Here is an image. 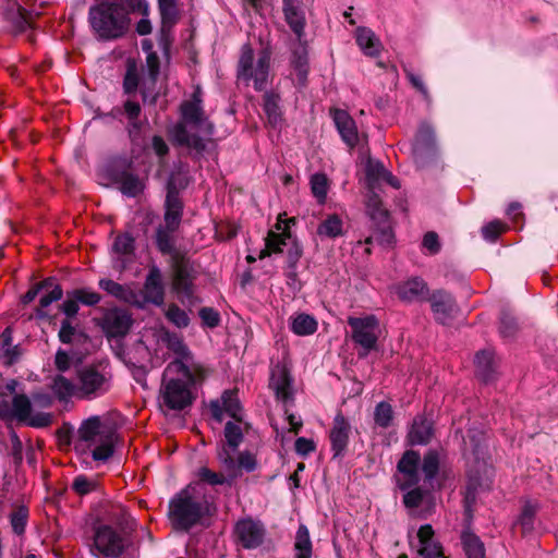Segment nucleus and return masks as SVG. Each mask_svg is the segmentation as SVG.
<instances>
[{
    "label": "nucleus",
    "instance_id": "nucleus-1",
    "mask_svg": "<svg viewBox=\"0 0 558 558\" xmlns=\"http://www.w3.org/2000/svg\"><path fill=\"white\" fill-rule=\"evenodd\" d=\"M135 520L121 504L108 505L93 525L90 554L96 558H129L136 549Z\"/></svg>",
    "mask_w": 558,
    "mask_h": 558
},
{
    "label": "nucleus",
    "instance_id": "nucleus-2",
    "mask_svg": "<svg viewBox=\"0 0 558 558\" xmlns=\"http://www.w3.org/2000/svg\"><path fill=\"white\" fill-rule=\"evenodd\" d=\"M215 511L213 497L207 495L206 488L198 482L189 484L170 499L168 518L175 531L187 532Z\"/></svg>",
    "mask_w": 558,
    "mask_h": 558
},
{
    "label": "nucleus",
    "instance_id": "nucleus-3",
    "mask_svg": "<svg viewBox=\"0 0 558 558\" xmlns=\"http://www.w3.org/2000/svg\"><path fill=\"white\" fill-rule=\"evenodd\" d=\"M181 122L177 123L171 130V136L175 144L184 146L197 154H202L206 148L204 137L193 133L190 129H196L204 135L210 136L214 133V126L209 122L203 108V92L197 86L189 100L180 106Z\"/></svg>",
    "mask_w": 558,
    "mask_h": 558
},
{
    "label": "nucleus",
    "instance_id": "nucleus-4",
    "mask_svg": "<svg viewBox=\"0 0 558 558\" xmlns=\"http://www.w3.org/2000/svg\"><path fill=\"white\" fill-rule=\"evenodd\" d=\"M195 375L182 361L174 360L168 364L160 390L162 404L170 410H183L192 404V386Z\"/></svg>",
    "mask_w": 558,
    "mask_h": 558
},
{
    "label": "nucleus",
    "instance_id": "nucleus-5",
    "mask_svg": "<svg viewBox=\"0 0 558 558\" xmlns=\"http://www.w3.org/2000/svg\"><path fill=\"white\" fill-rule=\"evenodd\" d=\"M75 449L82 454H90L94 461L106 462L114 451V433L105 427L99 416L85 420L77 430Z\"/></svg>",
    "mask_w": 558,
    "mask_h": 558
},
{
    "label": "nucleus",
    "instance_id": "nucleus-6",
    "mask_svg": "<svg viewBox=\"0 0 558 558\" xmlns=\"http://www.w3.org/2000/svg\"><path fill=\"white\" fill-rule=\"evenodd\" d=\"M88 20L93 31L102 39L121 37L130 24L126 9L114 1H101L92 5Z\"/></svg>",
    "mask_w": 558,
    "mask_h": 558
},
{
    "label": "nucleus",
    "instance_id": "nucleus-7",
    "mask_svg": "<svg viewBox=\"0 0 558 558\" xmlns=\"http://www.w3.org/2000/svg\"><path fill=\"white\" fill-rule=\"evenodd\" d=\"M269 69L270 53L267 50H262L255 61L254 50L251 45L245 44L242 46L236 69L239 81L245 85L253 83L255 90L262 92L267 86Z\"/></svg>",
    "mask_w": 558,
    "mask_h": 558
},
{
    "label": "nucleus",
    "instance_id": "nucleus-8",
    "mask_svg": "<svg viewBox=\"0 0 558 558\" xmlns=\"http://www.w3.org/2000/svg\"><path fill=\"white\" fill-rule=\"evenodd\" d=\"M77 397L94 400L111 389L112 374L107 364L94 363L82 366L76 372Z\"/></svg>",
    "mask_w": 558,
    "mask_h": 558
},
{
    "label": "nucleus",
    "instance_id": "nucleus-9",
    "mask_svg": "<svg viewBox=\"0 0 558 558\" xmlns=\"http://www.w3.org/2000/svg\"><path fill=\"white\" fill-rule=\"evenodd\" d=\"M347 322L351 328L352 341L361 348L359 351L360 357H365L369 352L377 349L381 329L379 319L375 315L349 316Z\"/></svg>",
    "mask_w": 558,
    "mask_h": 558
},
{
    "label": "nucleus",
    "instance_id": "nucleus-10",
    "mask_svg": "<svg viewBox=\"0 0 558 558\" xmlns=\"http://www.w3.org/2000/svg\"><path fill=\"white\" fill-rule=\"evenodd\" d=\"M217 459L223 472H215L207 466H202L197 470V477L199 482L210 486H231L234 480H236V473L234 471L236 469L234 457H230V454L223 450L217 452Z\"/></svg>",
    "mask_w": 558,
    "mask_h": 558
},
{
    "label": "nucleus",
    "instance_id": "nucleus-11",
    "mask_svg": "<svg viewBox=\"0 0 558 558\" xmlns=\"http://www.w3.org/2000/svg\"><path fill=\"white\" fill-rule=\"evenodd\" d=\"M413 158L417 167L427 166L437 155L434 129L426 122L420 124L412 146Z\"/></svg>",
    "mask_w": 558,
    "mask_h": 558
},
{
    "label": "nucleus",
    "instance_id": "nucleus-12",
    "mask_svg": "<svg viewBox=\"0 0 558 558\" xmlns=\"http://www.w3.org/2000/svg\"><path fill=\"white\" fill-rule=\"evenodd\" d=\"M40 11L31 4L29 0H7L4 17L12 25V31L24 32L31 26L32 20L38 16Z\"/></svg>",
    "mask_w": 558,
    "mask_h": 558
},
{
    "label": "nucleus",
    "instance_id": "nucleus-13",
    "mask_svg": "<svg viewBox=\"0 0 558 558\" xmlns=\"http://www.w3.org/2000/svg\"><path fill=\"white\" fill-rule=\"evenodd\" d=\"M233 533L236 543L243 548L255 549L264 543L266 529L260 521L245 518L235 523Z\"/></svg>",
    "mask_w": 558,
    "mask_h": 558
},
{
    "label": "nucleus",
    "instance_id": "nucleus-14",
    "mask_svg": "<svg viewBox=\"0 0 558 558\" xmlns=\"http://www.w3.org/2000/svg\"><path fill=\"white\" fill-rule=\"evenodd\" d=\"M132 324V316L125 310L118 307L105 310L98 322L107 338L125 337Z\"/></svg>",
    "mask_w": 558,
    "mask_h": 558
},
{
    "label": "nucleus",
    "instance_id": "nucleus-15",
    "mask_svg": "<svg viewBox=\"0 0 558 558\" xmlns=\"http://www.w3.org/2000/svg\"><path fill=\"white\" fill-rule=\"evenodd\" d=\"M138 303L142 304V306H136L137 308H144L147 304L162 306L165 303V284L162 274L156 265L149 267L144 281L142 294L138 293Z\"/></svg>",
    "mask_w": 558,
    "mask_h": 558
},
{
    "label": "nucleus",
    "instance_id": "nucleus-16",
    "mask_svg": "<svg viewBox=\"0 0 558 558\" xmlns=\"http://www.w3.org/2000/svg\"><path fill=\"white\" fill-rule=\"evenodd\" d=\"M404 492L403 505L409 510L410 515L426 519L434 512L435 498L428 490L413 486Z\"/></svg>",
    "mask_w": 558,
    "mask_h": 558
},
{
    "label": "nucleus",
    "instance_id": "nucleus-17",
    "mask_svg": "<svg viewBox=\"0 0 558 558\" xmlns=\"http://www.w3.org/2000/svg\"><path fill=\"white\" fill-rule=\"evenodd\" d=\"M269 388L274 391L276 399L281 401L283 405L293 404V378L284 365L278 363L271 367Z\"/></svg>",
    "mask_w": 558,
    "mask_h": 558
},
{
    "label": "nucleus",
    "instance_id": "nucleus-18",
    "mask_svg": "<svg viewBox=\"0 0 558 558\" xmlns=\"http://www.w3.org/2000/svg\"><path fill=\"white\" fill-rule=\"evenodd\" d=\"M12 415L20 422L32 427H46L51 423L49 413H32V403L27 396L15 395L12 399Z\"/></svg>",
    "mask_w": 558,
    "mask_h": 558
},
{
    "label": "nucleus",
    "instance_id": "nucleus-19",
    "mask_svg": "<svg viewBox=\"0 0 558 558\" xmlns=\"http://www.w3.org/2000/svg\"><path fill=\"white\" fill-rule=\"evenodd\" d=\"M420 463L421 456L417 451L408 450L403 453L397 464L400 476L397 480L398 487L401 490H407L416 486L420 482Z\"/></svg>",
    "mask_w": 558,
    "mask_h": 558
},
{
    "label": "nucleus",
    "instance_id": "nucleus-20",
    "mask_svg": "<svg viewBox=\"0 0 558 558\" xmlns=\"http://www.w3.org/2000/svg\"><path fill=\"white\" fill-rule=\"evenodd\" d=\"M173 266L172 290L177 294L178 300L184 306H193L197 299L194 295L193 280L183 260L175 262Z\"/></svg>",
    "mask_w": 558,
    "mask_h": 558
},
{
    "label": "nucleus",
    "instance_id": "nucleus-21",
    "mask_svg": "<svg viewBox=\"0 0 558 558\" xmlns=\"http://www.w3.org/2000/svg\"><path fill=\"white\" fill-rule=\"evenodd\" d=\"M436 322L447 325L458 312V305L452 294L445 290L434 291L428 300Z\"/></svg>",
    "mask_w": 558,
    "mask_h": 558
},
{
    "label": "nucleus",
    "instance_id": "nucleus-22",
    "mask_svg": "<svg viewBox=\"0 0 558 558\" xmlns=\"http://www.w3.org/2000/svg\"><path fill=\"white\" fill-rule=\"evenodd\" d=\"M351 424L342 413L336 414L329 432V440L333 458L342 457L348 448Z\"/></svg>",
    "mask_w": 558,
    "mask_h": 558
},
{
    "label": "nucleus",
    "instance_id": "nucleus-23",
    "mask_svg": "<svg viewBox=\"0 0 558 558\" xmlns=\"http://www.w3.org/2000/svg\"><path fill=\"white\" fill-rule=\"evenodd\" d=\"M284 21L298 40L303 39L306 26V13L302 0H282Z\"/></svg>",
    "mask_w": 558,
    "mask_h": 558
},
{
    "label": "nucleus",
    "instance_id": "nucleus-24",
    "mask_svg": "<svg viewBox=\"0 0 558 558\" xmlns=\"http://www.w3.org/2000/svg\"><path fill=\"white\" fill-rule=\"evenodd\" d=\"M367 214L376 223L384 241L390 242L392 233L389 225L388 210L383 206L381 199L376 192H369L366 203Z\"/></svg>",
    "mask_w": 558,
    "mask_h": 558
},
{
    "label": "nucleus",
    "instance_id": "nucleus-25",
    "mask_svg": "<svg viewBox=\"0 0 558 558\" xmlns=\"http://www.w3.org/2000/svg\"><path fill=\"white\" fill-rule=\"evenodd\" d=\"M398 298L407 303L428 300V286L421 277H412L395 287Z\"/></svg>",
    "mask_w": 558,
    "mask_h": 558
},
{
    "label": "nucleus",
    "instance_id": "nucleus-26",
    "mask_svg": "<svg viewBox=\"0 0 558 558\" xmlns=\"http://www.w3.org/2000/svg\"><path fill=\"white\" fill-rule=\"evenodd\" d=\"M417 554L422 558H441L442 547L435 538V533L430 524L422 525L417 531Z\"/></svg>",
    "mask_w": 558,
    "mask_h": 558
},
{
    "label": "nucleus",
    "instance_id": "nucleus-27",
    "mask_svg": "<svg viewBox=\"0 0 558 558\" xmlns=\"http://www.w3.org/2000/svg\"><path fill=\"white\" fill-rule=\"evenodd\" d=\"M331 114L342 141L350 148L356 146L359 142V133L355 121L345 110L342 109H333Z\"/></svg>",
    "mask_w": 558,
    "mask_h": 558
},
{
    "label": "nucleus",
    "instance_id": "nucleus-28",
    "mask_svg": "<svg viewBox=\"0 0 558 558\" xmlns=\"http://www.w3.org/2000/svg\"><path fill=\"white\" fill-rule=\"evenodd\" d=\"M179 228H170L167 225H160L156 229L155 244L162 255H169L172 264L182 260L175 247V235Z\"/></svg>",
    "mask_w": 558,
    "mask_h": 558
},
{
    "label": "nucleus",
    "instance_id": "nucleus-29",
    "mask_svg": "<svg viewBox=\"0 0 558 558\" xmlns=\"http://www.w3.org/2000/svg\"><path fill=\"white\" fill-rule=\"evenodd\" d=\"M183 216V203L179 196V192L172 185L168 186L165 201V223L170 228H179Z\"/></svg>",
    "mask_w": 558,
    "mask_h": 558
},
{
    "label": "nucleus",
    "instance_id": "nucleus-30",
    "mask_svg": "<svg viewBox=\"0 0 558 558\" xmlns=\"http://www.w3.org/2000/svg\"><path fill=\"white\" fill-rule=\"evenodd\" d=\"M98 286L101 290L121 302L134 306H142V304L138 303V293L129 284H121L111 279L102 278L98 281Z\"/></svg>",
    "mask_w": 558,
    "mask_h": 558
},
{
    "label": "nucleus",
    "instance_id": "nucleus-31",
    "mask_svg": "<svg viewBox=\"0 0 558 558\" xmlns=\"http://www.w3.org/2000/svg\"><path fill=\"white\" fill-rule=\"evenodd\" d=\"M112 178L120 185V191L128 197H136L144 190L142 180L129 169H112Z\"/></svg>",
    "mask_w": 558,
    "mask_h": 558
},
{
    "label": "nucleus",
    "instance_id": "nucleus-32",
    "mask_svg": "<svg viewBox=\"0 0 558 558\" xmlns=\"http://www.w3.org/2000/svg\"><path fill=\"white\" fill-rule=\"evenodd\" d=\"M135 251V239L129 233H122L116 236L112 244L113 254L118 255L114 258V267H119L120 269L125 268L128 259L125 257H131L134 255Z\"/></svg>",
    "mask_w": 558,
    "mask_h": 558
},
{
    "label": "nucleus",
    "instance_id": "nucleus-33",
    "mask_svg": "<svg viewBox=\"0 0 558 558\" xmlns=\"http://www.w3.org/2000/svg\"><path fill=\"white\" fill-rule=\"evenodd\" d=\"M434 435L433 423L430 420L418 415L413 420L408 434V439L412 445H426Z\"/></svg>",
    "mask_w": 558,
    "mask_h": 558
},
{
    "label": "nucleus",
    "instance_id": "nucleus-34",
    "mask_svg": "<svg viewBox=\"0 0 558 558\" xmlns=\"http://www.w3.org/2000/svg\"><path fill=\"white\" fill-rule=\"evenodd\" d=\"M485 434L477 428H470L466 437L463 439V454L472 456L475 460H480L485 453Z\"/></svg>",
    "mask_w": 558,
    "mask_h": 558
},
{
    "label": "nucleus",
    "instance_id": "nucleus-35",
    "mask_svg": "<svg viewBox=\"0 0 558 558\" xmlns=\"http://www.w3.org/2000/svg\"><path fill=\"white\" fill-rule=\"evenodd\" d=\"M355 39L364 54L369 57L379 54L381 43L371 28L363 26L357 27L355 31Z\"/></svg>",
    "mask_w": 558,
    "mask_h": 558
},
{
    "label": "nucleus",
    "instance_id": "nucleus-36",
    "mask_svg": "<svg viewBox=\"0 0 558 558\" xmlns=\"http://www.w3.org/2000/svg\"><path fill=\"white\" fill-rule=\"evenodd\" d=\"M281 98L279 94L270 90L266 92L263 97V109L267 117L269 124L277 126L282 119V111L280 107Z\"/></svg>",
    "mask_w": 558,
    "mask_h": 558
},
{
    "label": "nucleus",
    "instance_id": "nucleus-37",
    "mask_svg": "<svg viewBox=\"0 0 558 558\" xmlns=\"http://www.w3.org/2000/svg\"><path fill=\"white\" fill-rule=\"evenodd\" d=\"M225 438L226 442L218 449V451L226 450L230 457H233L234 452L243 441L242 428L239 424L233 422H227L225 426Z\"/></svg>",
    "mask_w": 558,
    "mask_h": 558
},
{
    "label": "nucleus",
    "instance_id": "nucleus-38",
    "mask_svg": "<svg viewBox=\"0 0 558 558\" xmlns=\"http://www.w3.org/2000/svg\"><path fill=\"white\" fill-rule=\"evenodd\" d=\"M442 453L436 449H429L423 457L422 460V472L425 477V482L432 483L438 472L441 462Z\"/></svg>",
    "mask_w": 558,
    "mask_h": 558
},
{
    "label": "nucleus",
    "instance_id": "nucleus-39",
    "mask_svg": "<svg viewBox=\"0 0 558 558\" xmlns=\"http://www.w3.org/2000/svg\"><path fill=\"white\" fill-rule=\"evenodd\" d=\"M299 45L292 52V65L298 73L300 83L304 84L308 73V59L305 43L298 40Z\"/></svg>",
    "mask_w": 558,
    "mask_h": 558
},
{
    "label": "nucleus",
    "instance_id": "nucleus-40",
    "mask_svg": "<svg viewBox=\"0 0 558 558\" xmlns=\"http://www.w3.org/2000/svg\"><path fill=\"white\" fill-rule=\"evenodd\" d=\"M385 175H387V169L381 162L368 160L365 168V180L368 192H376Z\"/></svg>",
    "mask_w": 558,
    "mask_h": 558
},
{
    "label": "nucleus",
    "instance_id": "nucleus-41",
    "mask_svg": "<svg viewBox=\"0 0 558 558\" xmlns=\"http://www.w3.org/2000/svg\"><path fill=\"white\" fill-rule=\"evenodd\" d=\"M476 375L485 383L494 378L493 352L482 350L475 355Z\"/></svg>",
    "mask_w": 558,
    "mask_h": 558
},
{
    "label": "nucleus",
    "instance_id": "nucleus-42",
    "mask_svg": "<svg viewBox=\"0 0 558 558\" xmlns=\"http://www.w3.org/2000/svg\"><path fill=\"white\" fill-rule=\"evenodd\" d=\"M317 234L329 239H335L343 234V221L336 215H328L318 226Z\"/></svg>",
    "mask_w": 558,
    "mask_h": 558
},
{
    "label": "nucleus",
    "instance_id": "nucleus-43",
    "mask_svg": "<svg viewBox=\"0 0 558 558\" xmlns=\"http://www.w3.org/2000/svg\"><path fill=\"white\" fill-rule=\"evenodd\" d=\"M295 558L312 557V542L308 529L304 524H300L294 543Z\"/></svg>",
    "mask_w": 558,
    "mask_h": 558
},
{
    "label": "nucleus",
    "instance_id": "nucleus-44",
    "mask_svg": "<svg viewBox=\"0 0 558 558\" xmlns=\"http://www.w3.org/2000/svg\"><path fill=\"white\" fill-rule=\"evenodd\" d=\"M462 545L468 558H485V548L483 542L473 533H463Z\"/></svg>",
    "mask_w": 558,
    "mask_h": 558
},
{
    "label": "nucleus",
    "instance_id": "nucleus-45",
    "mask_svg": "<svg viewBox=\"0 0 558 558\" xmlns=\"http://www.w3.org/2000/svg\"><path fill=\"white\" fill-rule=\"evenodd\" d=\"M289 238L290 233L288 231L282 233L270 231L266 238V247L260 252L259 258L269 256L271 253H281L282 246L287 244Z\"/></svg>",
    "mask_w": 558,
    "mask_h": 558
},
{
    "label": "nucleus",
    "instance_id": "nucleus-46",
    "mask_svg": "<svg viewBox=\"0 0 558 558\" xmlns=\"http://www.w3.org/2000/svg\"><path fill=\"white\" fill-rule=\"evenodd\" d=\"M291 330L298 336L313 335L317 330V322L307 314H300L292 319Z\"/></svg>",
    "mask_w": 558,
    "mask_h": 558
},
{
    "label": "nucleus",
    "instance_id": "nucleus-47",
    "mask_svg": "<svg viewBox=\"0 0 558 558\" xmlns=\"http://www.w3.org/2000/svg\"><path fill=\"white\" fill-rule=\"evenodd\" d=\"M52 391L60 400H66L72 396H77V385L62 375H58L52 383Z\"/></svg>",
    "mask_w": 558,
    "mask_h": 558
},
{
    "label": "nucleus",
    "instance_id": "nucleus-48",
    "mask_svg": "<svg viewBox=\"0 0 558 558\" xmlns=\"http://www.w3.org/2000/svg\"><path fill=\"white\" fill-rule=\"evenodd\" d=\"M393 421V410L390 403L381 401L377 403L374 410L375 425L380 428H388Z\"/></svg>",
    "mask_w": 558,
    "mask_h": 558
},
{
    "label": "nucleus",
    "instance_id": "nucleus-49",
    "mask_svg": "<svg viewBox=\"0 0 558 558\" xmlns=\"http://www.w3.org/2000/svg\"><path fill=\"white\" fill-rule=\"evenodd\" d=\"M220 402L223 405L226 413L234 420H241V404L235 390H226L221 395Z\"/></svg>",
    "mask_w": 558,
    "mask_h": 558
},
{
    "label": "nucleus",
    "instance_id": "nucleus-50",
    "mask_svg": "<svg viewBox=\"0 0 558 558\" xmlns=\"http://www.w3.org/2000/svg\"><path fill=\"white\" fill-rule=\"evenodd\" d=\"M28 522V509L25 506H19L10 514V524L14 534L21 536L25 533Z\"/></svg>",
    "mask_w": 558,
    "mask_h": 558
},
{
    "label": "nucleus",
    "instance_id": "nucleus-51",
    "mask_svg": "<svg viewBox=\"0 0 558 558\" xmlns=\"http://www.w3.org/2000/svg\"><path fill=\"white\" fill-rule=\"evenodd\" d=\"M166 318L178 328H185L190 324V317L186 312L172 303L165 312Z\"/></svg>",
    "mask_w": 558,
    "mask_h": 558
},
{
    "label": "nucleus",
    "instance_id": "nucleus-52",
    "mask_svg": "<svg viewBox=\"0 0 558 558\" xmlns=\"http://www.w3.org/2000/svg\"><path fill=\"white\" fill-rule=\"evenodd\" d=\"M235 460L236 469L234 470L236 473V478L242 475V471L251 473L257 469V460L256 457L250 451H242L239 453L238 459Z\"/></svg>",
    "mask_w": 558,
    "mask_h": 558
},
{
    "label": "nucleus",
    "instance_id": "nucleus-53",
    "mask_svg": "<svg viewBox=\"0 0 558 558\" xmlns=\"http://www.w3.org/2000/svg\"><path fill=\"white\" fill-rule=\"evenodd\" d=\"M311 189L318 202L324 203L328 191L327 177L324 173L313 174L311 178Z\"/></svg>",
    "mask_w": 558,
    "mask_h": 558
},
{
    "label": "nucleus",
    "instance_id": "nucleus-54",
    "mask_svg": "<svg viewBox=\"0 0 558 558\" xmlns=\"http://www.w3.org/2000/svg\"><path fill=\"white\" fill-rule=\"evenodd\" d=\"M481 486L478 478L470 475L464 492V510L466 513H471L472 507L475 504L478 487Z\"/></svg>",
    "mask_w": 558,
    "mask_h": 558
},
{
    "label": "nucleus",
    "instance_id": "nucleus-55",
    "mask_svg": "<svg viewBox=\"0 0 558 558\" xmlns=\"http://www.w3.org/2000/svg\"><path fill=\"white\" fill-rule=\"evenodd\" d=\"M78 303L86 306H95L100 300L101 295L88 288H80L71 291Z\"/></svg>",
    "mask_w": 558,
    "mask_h": 558
},
{
    "label": "nucleus",
    "instance_id": "nucleus-56",
    "mask_svg": "<svg viewBox=\"0 0 558 558\" xmlns=\"http://www.w3.org/2000/svg\"><path fill=\"white\" fill-rule=\"evenodd\" d=\"M72 489L77 495L84 496L97 488V482L93 478H89L85 475H77L72 483Z\"/></svg>",
    "mask_w": 558,
    "mask_h": 558
},
{
    "label": "nucleus",
    "instance_id": "nucleus-57",
    "mask_svg": "<svg viewBox=\"0 0 558 558\" xmlns=\"http://www.w3.org/2000/svg\"><path fill=\"white\" fill-rule=\"evenodd\" d=\"M537 512V505L526 502L522 509L519 518V522L523 529V532H529L533 529L534 517Z\"/></svg>",
    "mask_w": 558,
    "mask_h": 558
},
{
    "label": "nucleus",
    "instance_id": "nucleus-58",
    "mask_svg": "<svg viewBox=\"0 0 558 558\" xmlns=\"http://www.w3.org/2000/svg\"><path fill=\"white\" fill-rule=\"evenodd\" d=\"M63 295L62 288L59 284H54L51 291L43 295L39 300L40 308L37 311L38 317H45L46 313L44 308L48 307L52 302L59 301Z\"/></svg>",
    "mask_w": 558,
    "mask_h": 558
},
{
    "label": "nucleus",
    "instance_id": "nucleus-59",
    "mask_svg": "<svg viewBox=\"0 0 558 558\" xmlns=\"http://www.w3.org/2000/svg\"><path fill=\"white\" fill-rule=\"evenodd\" d=\"M159 11L161 15V21L163 25H173L179 17V11L177 8V2L170 3H158Z\"/></svg>",
    "mask_w": 558,
    "mask_h": 558
},
{
    "label": "nucleus",
    "instance_id": "nucleus-60",
    "mask_svg": "<svg viewBox=\"0 0 558 558\" xmlns=\"http://www.w3.org/2000/svg\"><path fill=\"white\" fill-rule=\"evenodd\" d=\"M58 336H59V340L62 343L70 344V343L74 342L76 337H81L82 333L80 331H77V329L75 327L72 326L70 319H64L61 323V327H60Z\"/></svg>",
    "mask_w": 558,
    "mask_h": 558
},
{
    "label": "nucleus",
    "instance_id": "nucleus-61",
    "mask_svg": "<svg viewBox=\"0 0 558 558\" xmlns=\"http://www.w3.org/2000/svg\"><path fill=\"white\" fill-rule=\"evenodd\" d=\"M168 348L179 356V361L189 360L190 351L183 340L178 336H171L168 338Z\"/></svg>",
    "mask_w": 558,
    "mask_h": 558
},
{
    "label": "nucleus",
    "instance_id": "nucleus-62",
    "mask_svg": "<svg viewBox=\"0 0 558 558\" xmlns=\"http://www.w3.org/2000/svg\"><path fill=\"white\" fill-rule=\"evenodd\" d=\"M78 301L74 298L71 291L66 292V299L60 305L61 312L66 316V319L73 318L78 313Z\"/></svg>",
    "mask_w": 558,
    "mask_h": 558
},
{
    "label": "nucleus",
    "instance_id": "nucleus-63",
    "mask_svg": "<svg viewBox=\"0 0 558 558\" xmlns=\"http://www.w3.org/2000/svg\"><path fill=\"white\" fill-rule=\"evenodd\" d=\"M505 230V226L501 221L495 220L482 228L483 238L487 241L494 242L497 240L499 234Z\"/></svg>",
    "mask_w": 558,
    "mask_h": 558
},
{
    "label": "nucleus",
    "instance_id": "nucleus-64",
    "mask_svg": "<svg viewBox=\"0 0 558 558\" xmlns=\"http://www.w3.org/2000/svg\"><path fill=\"white\" fill-rule=\"evenodd\" d=\"M203 324L209 328H215L220 323L219 313L213 307H203L198 313Z\"/></svg>",
    "mask_w": 558,
    "mask_h": 558
}]
</instances>
